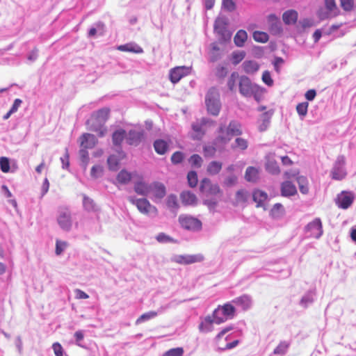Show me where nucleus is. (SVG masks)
Listing matches in <instances>:
<instances>
[{
    "instance_id": "nucleus-1",
    "label": "nucleus",
    "mask_w": 356,
    "mask_h": 356,
    "mask_svg": "<svg viewBox=\"0 0 356 356\" xmlns=\"http://www.w3.org/2000/svg\"><path fill=\"white\" fill-rule=\"evenodd\" d=\"M218 135L213 140L216 146H223L227 144L234 136L242 135V124L236 120H231L228 125L225 122H220L216 131Z\"/></svg>"
},
{
    "instance_id": "nucleus-2",
    "label": "nucleus",
    "mask_w": 356,
    "mask_h": 356,
    "mask_svg": "<svg viewBox=\"0 0 356 356\" xmlns=\"http://www.w3.org/2000/svg\"><path fill=\"white\" fill-rule=\"evenodd\" d=\"M109 113L110 110L108 108H102L94 113L86 122L89 130L95 131L99 137H103L106 131L104 125L108 118Z\"/></svg>"
},
{
    "instance_id": "nucleus-3",
    "label": "nucleus",
    "mask_w": 356,
    "mask_h": 356,
    "mask_svg": "<svg viewBox=\"0 0 356 356\" xmlns=\"http://www.w3.org/2000/svg\"><path fill=\"white\" fill-rule=\"evenodd\" d=\"M205 104L209 114L214 116L219 114L221 104L219 92L216 88H212L209 90L205 97Z\"/></svg>"
},
{
    "instance_id": "nucleus-4",
    "label": "nucleus",
    "mask_w": 356,
    "mask_h": 356,
    "mask_svg": "<svg viewBox=\"0 0 356 356\" xmlns=\"http://www.w3.org/2000/svg\"><path fill=\"white\" fill-rule=\"evenodd\" d=\"M178 221L181 228L189 232H196L202 229V222L190 215H180Z\"/></svg>"
},
{
    "instance_id": "nucleus-5",
    "label": "nucleus",
    "mask_w": 356,
    "mask_h": 356,
    "mask_svg": "<svg viewBox=\"0 0 356 356\" xmlns=\"http://www.w3.org/2000/svg\"><path fill=\"white\" fill-rule=\"evenodd\" d=\"M346 158L343 155H339L333 164L330 172L332 179L341 181L346 178L347 171L346 169Z\"/></svg>"
},
{
    "instance_id": "nucleus-6",
    "label": "nucleus",
    "mask_w": 356,
    "mask_h": 356,
    "mask_svg": "<svg viewBox=\"0 0 356 356\" xmlns=\"http://www.w3.org/2000/svg\"><path fill=\"white\" fill-rule=\"evenodd\" d=\"M127 200L132 204L135 205L138 211L143 214H148L154 213V215L157 213V209L156 207L152 205L146 198H137L136 196L130 195Z\"/></svg>"
},
{
    "instance_id": "nucleus-7",
    "label": "nucleus",
    "mask_w": 356,
    "mask_h": 356,
    "mask_svg": "<svg viewBox=\"0 0 356 356\" xmlns=\"http://www.w3.org/2000/svg\"><path fill=\"white\" fill-rule=\"evenodd\" d=\"M304 233L307 238H320L323 234L321 220L316 218L309 222L304 228Z\"/></svg>"
},
{
    "instance_id": "nucleus-8",
    "label": "nucleus",
    "mask_w": 356,
    "mask_h": 356,
    "mask_svg": "<svg viewBox=\"0 0 356 356\" xmlns=\"http://www.w3.org/2000/svg\"><path fill=\"white\" fill-rule=\"evenodd\" d=\"M57 222L61 229L69 232L72 227V213L69 209L61 208L58 211Z\"/></svg>"
},
{
    "instance_id": "nucleus-9",
    "label": "nucleus",
    "mask_w": 356,
    "mask_h": 356,
    "mask_svg": "<svg viewBox=\"0 0 356 356\" xmlns=\"http://www.w3.org/2000/svg\"><path fill=\"white\" fill-rule=\"evenodd\" d=\"M211 123H213V121L207 118L197 120L191 125L193 131L192 138L195 140H202L206 134V126Z\"/></svg>"
},
{
    "instance_id": "nucleus-10",
    "label": "nucleus",
    "mask_w": 356,
    "mask_h": 356,
    "mask_svg": "<svg viewBox=\"0 0 356 356\" xmlns=\"http://www.w3.org/2000/svg\"><path fill=\"white\" fill-rule=\"evenodd\" d=\"M355 198L356 195L353 191H343L337 195L336 204L340 209H348L351 207Z\"/></svg>"
},
{
    "instance_id": "nucleus-11",
    "label": "nucleus",
    "mask_w": 356,
    "mask_h": 356,
    "mask_svg": "<svg viewBox=\"0 0 356 356\" xmlns=\"http://www.w3.org/2000/svg\"><path fill=\"white\" fill-rule=\"evenodd\" d=\"M258 90V86L252 84L250 79L245 76H242L239 81V92L245 97H250L255 95Z\"/></svg>"
},
{
    "instance_id": "nucleus-12",
    "label": "nucleus",
    "mask_w": 356,
    "mask_h": 356,
    "mask_svg": "<svg viewBox=\"0 0 356 356\" xmlns=\"http://www.w3.org/2000/svg\"><path fill=\"white\" fill-rule=\"evenodd\" d=\"M268 31L273 35H278L283 31L282 24L275 14H270L267 17Z\"/></svg>"
},
{
    "instance_id": "nucleus-13",
    "label": "nucleus",
    "mask_w": 356,
    "mask_h": 356,
    "mask_svg": "<svg viewBox=\"0 0 356 356\" xmlns=\"http://www.w3.org/2000/svg\"><path fill=\"white\" fill-rule=\"evenodd\" d=\"M191 72V67L186 66H179L170 70L169 76L170 80L173 83H178L181 78L187 76Z\"/></svg>"
},
{
    "instance_id": "nucleus-14",
    "label": "nucleus",
    "mask_w": 356,
    "mask_h": 356,
    "mask_svg": "<svg viewBox=\"0 0 356 356\" xmlns=\"http://www.w3.org/2000/svg\"><path fill=\"white\" fill-rule=\"evenodd\" d=\"M143 138V130L130 129L128 133L126 132V141L129 145H139Z\"/></svg>"
},
{
    "instance_id": "nucleus-15",
    "label": "nucleus",
    "mask_w": 356,
    "mask_h": 356,
    "mask_svg": "<svg viewBox=\"0 0 356 356\" xmlns=\"http://www.w3.org/2000/svg\"><path fill=\"white\" fill-rule=\"evenodd\" d=\"M175 305V300H172L169 302L165 306L161 307L157 312L150 311L146 313L143 314L136 321V325H139L142 323L147 321L152 318L156 317L159 314L162 313L164 310L168 308H170Z\"/></svg>"
},
{
    "instance_id": "nucleus-16",
    "label": "nucleus",
    "mask_w": 356,
    "mask_h": 356,
    "mask_svg": "<svg viewBox=\"0 0 356 356\" xmlns=\"http://www.w3.org/2000/svg\"><path fill=\"white\" fill-rule=\"evenodd\" d=\"M232 302L236 306L240 307L243 311L249 310L252 305V299L250 295L243 294L236 297L232 300Z\"/></svg>"
},
{
    "instance_id": "nucleus-17",
    "label": "nucleus",
    "mask_w": 356,
    "mask_h": 356,
    "mask_svg": "<svg viewBox=\"0 0 356 356\" xmlns=\"http://www.w3.org/2000/svg\"><path fill=\"white\" fill-rule=\"evenodd\" d=\"M213 323L215 321L211 316L208 315L201 320L198 325V330L202 333H208L213 330Z\"/></svg>"
},
{
    "instance_id": "nucleus-18",
    "label": "nucleus",
    "mask_w": 356,
    "mask_h": 356,
    "mask_svg": "<svg viewBox=\"0 0 356 356\" xmlns=\"http://www.w3.org/2000/svg\"><path fill=\"white\" fill-rule=\"evenodd\" d=\"M316 298V290L309 289L302 296L299 301V305L306 309L310 306L315 300Z\"/></svg>"
},
{
    "instance_id": "nucleus-19",
    "label": "nucleus",
    "mask_w": 356,
    "mask_h": 356,
    "mask_svg": "<svg viewBox=\"0 0 356 356\" xmlns=\"http://www.w3.org/2000/svg\"><path fill=\"white\" fill-rule=\"evenodd\" d=\"M81 146L86 149H92L97 143L96 136L93 134L86 133L83 134L81 138Z\"/></svg>"
},
{
    "instance_id": "nucleus-20",
    "label": "nucleus",
    "mask_w": 356,
    "mask_h": 356,
    "mask_svg": "<svg viewBox=\"0 0 356 356\" xmlns=\"http://www.w3.org/2000/svg\"><path fill=\"white\" fill-rule=\"evenodd\" d=\"M297 193L296 186L290 181H285L281 184V195L284 197H290Z\"/></svg>"
},
{
    "instance_id": "nucleus-21",
    "label": "nucleus",
    "mask_w": 356,
    "mask_h": 356,
    "mask_svg": "<svg viewBox=\"0 0 356 356\" xmlns=\"http://www.w3.org/2000/svg\"><path fill=\"white\" fill-rule=\"evenodd\" d=\"M117 49L121 51H127L135 54L143 53V48L134 42H129L124 44L119 45L117 47Z\"/></svg>"
},
{
    "instance_id": "nucleus-22",
    "label": "nucleus",
    "mask_w": 356,
    "mask_h": 356,
    "mask_svg": "<svg viewBox=\"0 0 356 356\" xmlns=\"http://www.w3.org/2000/svg\"><path fill=\"white\" fill-rule=\"evenodd\" d=\"M155 152L159 155H164L169 149V144L163 139H156L153 143Z\"/></svg>"
},
{
    "instance_id": "nucleus-23",
    "label": "nucleus",
    "mask_w": 356,
    "mask_h": 356,
    "mask_svg": "<svg viewBox=\"0 0 356 356\" xmlns=\"http://www.w3.org/2000/svg\"><path fill=\"white\" fill-rule=\"evenodd\" d=\"M150 191L154 193L156 198L161 199L165 197L166 194V188L163 184L155 181L151 184Z\"/></svg>"
},
{
    "instance_id": "nucleus-24",
    "label": "nucleus",
    "mask_w": 356,
    "mask_h": 356,
    "mask_svg": "<svg viewBox=\"0 0 356 356\" xmlns=\"http://www.w3.org/2000/svg\"><path fill=\"white\" fill-rule=\"evenodd\" d=\"M267 198V193L263 191L256 189L252 193V199L253 201L257 203V207H264V202Z\"/></svg>"
},
{
    "instance_id": "nucleus-25",
    "label": "nucleus",
    "mask_w": 356,
    "mask_h": 356,
    "mask_svg": "<svg viewBox=\"0 0 356 356\" xmlns=\"http://www.w3.org/2000/svg\"><path fill=\"white\" fill-rule=\"evenodd\" d=\"M151 184L149 185L143 181H136L134 184V191L140 195L146 196L150 192Z\"/></svg>"
},
{
    "instance_id": "nucleus-26",
    "label": "nucleus",
    "mask_w": 356,
    "mask_h": 356,
    "mask_svg": "<svg viewBox=\"0 0 356 356\" xmlns=\"http://www.w3.org/2000/svg\"><path fill=\"white\" fill-rule=\"evenodd\" d=\"M222 313L228 318L232 319L236 315V308L232 302H227L223 305H218Z\"/></svg>"
},
{
    "instance_id": "nucleus-27",
    "label": "nucleus",
    "mask_w": 356,
    "mask_h": 356,
    "mask_svg": "<svg viewBox=\"0 0 356 356\" xmlns=\"http://www.w3.org/2000/svg\"><path fill=\"white\" fill-rule=\"evenodd\" d=\"M271 115L272 114H270L269 112H265L260 115V118L259 119V131L263 132L268 129L270 123Z\"/></svg>"
},
{
    "instance_id": "nucleus-28",
    "label": "nucleus",
    "mask_w": 356,
    "mask_h": 356,
    "mask_svg": "<svg viewBox=\"0 0 356 356\" xmlns=\"http://www.w3.org/2000/svg\"><path fill=\"white\" fill-rule=\"evenodd\" d=\"M180 198L184 205H193L197 202L195 195L190 191H183L180 194Z\"/></svg>"
},
{
    "instance_id": "nucleus-29",
    "label": "nucleus",
    "mask_w": 356,
    "mask_h": 356,
    "mask_svg": "<svg viewBox=\"0 0 356 356\" xmlns=\"http://www.w3.org/2000/svg\"><path fill=\"white\" fill-rule=\"evenodd\" d=\"M124 139H126V131L124 129H119L113 133L112 140L115 146L120 147Z\"/></svg>"
},
{
    "instance_id": "nucleus-30",
    "label": "nucleus",
    "mask_w": 356,
    "mask_h": 356,
    "mask_svg": "<svg viewBox=\"0 0 356 356\" xmlns=\"http://www.w3.org/2000/svg\"><path fill=\"white\" fill-rule=\"evenodd\" d=\"M298 16V13L296 10H289L283 13L282 19L286 24L290 25L297 22Z\"/></svg>"
},
{
    "instance_id": "nucleus-31",
    "label": "nucleus",
    "mask_w": 356,
    "mask_h": 356,
    "mask_svg": "<svg viewBox=\"0 0 356 356\" xmlns=\"http://www.w3.org/2000/svg\"><path fill=\"white\" fill-rule=\"evenodd\" d=\"M243 69L247 74H254L259 69V64L255 60H245L243 63Z\"/></svg>"
},
{
    "instance_id": "nucleus-32",
    "label": "nucleus",
    "mask_w": 356,
    "mask_h": 356,
    "mask_svg": "<svg viewBox=\"0 0 356 356\" xmlns=\"http://www.w3.org/2000/svg\"><path fill=\"white\" fill-rule=\"evenodd\" d=\"M248 38V34L244 30H239L234 38L235 44L238 47H242Z\"/></svg>"
},
{
    "instance_id": "nucleus-33",
    "label": "nucleus",
    "mask_w": 356,
    "mask_h": 356,
    "mask_svg": "<svg viewBox=\"0 0 356 356\" xmlns=\"http://www.w3.org/2000/svg\"><path fill=\"white\" fill-rule=\"evenodd\" d=\"M83 207L88 212L97 210V205L94 200L85 194H83Z\"/></svg>"
},
{
    "instance_id": "nucleus-34",
    "label": "nucleus",
    "mask_w": 356,
    "mask_h": 356,
    "mask_svg": "<svg viewBox=\"0 0 356 356\" xmlns=\"http://www.w3.org/2000/svg\"><path fill=\"white\" fill-rule=\"evenodd\" d=\"M166 205L172 212H177L179 209L177 197L174 194L169 195L166 198Z\"/></svg>"
},
{
    "instance_id": "nucleus-35",
    "label": "nucleus",
    "mask_w": 356,
    "mask_h": 356,
    "mask_svg": "<svg viewBox=\"0 0 356 356\" xmlns=\"http://www.w3.org/2000/svg\"><path fill=\"white\" fill-rule=\"evenodd\" d=\"M259 171L254 167H248L245 170V179L248 181L254 182L258 179Z\"/></svg>"
},
{
    "instance_id": "nucleus-36",
    "label": "nucleus",
    "mask_w": 356,
    "mask_h": 356,
    "mask_svg": "<svg viewBox=\"0 0 356 356\" xmlns=\"http://www.w3.org/2000/svg\"><path fill=\"white\" fill-rule=\"evenodd\" d=\"M211 316L217 325H220L228 320L218 306L213 310Z\"/></svg>"
},
{
    "instance_id": "nucleus-37",
    "label": "nucleus",
    "mask_w": 356,
    "mask_h": 356,
    "mask_svg": "<svg viewBox=\"0 0 356 356\" xmlns=\"http://www.w3.org/2000/svg\"><path fill=\"white\" fill-rule=\"evenodd\" d=\"M222 163L213 161L209 163L207 171L210 175H216L220 172L222 169Z\"/></svg>"
},
{
    "instance_id": "nucleus-38",
    "label": "nucleus",
    "mask_w": 356,
    "mask_h": 356,
    "mask_svg": "<svg viewBox=\"0 0 356 356\" xmlns=\"http://www.w3.org/2000/svg\"><path fill=\"white\" fill-rule=\"evenodd\" d=\"M291 343L288 341H282L278 346L274 349L273 354L284 355L287 352L290 347Z\"/></svg>"
},
{
    "instance_id": "nucleus-39",
    "label": "nucleus",
    "mask_w": 356,
    "mask_h": 356,
    "mask_svg": "<svg viewBox=\"0 0 356 356\" xmlns=\"http://www.w3.org/2000/svg\"><path fill=\"white\" fill-rule=\"evenodd\" d=\"M132 178L131 174L126 170H122L117 175L118 182L122 184H128Z\"/></svg>"
},
{
    "instance_id": "nucleus-40",
    "label": "nucleus",
    "mask_w": 356,
    "mask_h": 356,
    "mask_svg": "<svg viewBox=\"0 0 356 356\" xmlns=\"http://www.w3.org/2000/svg\"><path fill=\"white\" fill-rule=\"evenodd\" d=\"M266 170L272 175H278L280 172L277 163L273 160H268L266 162Z\"/></svg>"
},
{
    "instance_id": "nucleus-41",
    "label": "nucleus",
    "mask_w": 356,
    "mask_h": 356,
    "mask_svg": "<svg viewBox=\"0 0 356 356\" xmlns=\"http://www.w3.org/2000/svg\"><path fill=\"white\" fill-rule=\"evenodd\" d=\"M104 24L102 22H98L95 24L94 26L91 27L88 33L89 38L94 37L97 33L102 34L104 31Z\"/></svg>"
},
{
    "instance_id": "nucleus-42",
    "label": "nucleus",
    "mask_w": 356,
    "mask_h": 356,
    "mask_svg": "<svg viewBox=\"0 0 356 356\" xmlns=\"http://www.w3.org/2000/svg\"><path fill=\"white\" fill-rule=\"evenodd\" d=\"M185 264H191L196 262H201L204 260V257L201 254H186L184 255Z\"/></svg>"
},
{
    "instance_id": "nucleus-43",
    "label": "nucleus",
    "mask_w": 356,
    "mask_h": 356,
    "mask_svg": "<svg viewBox=\"0 0 356 356\" xmlns=\"http://www.w3.org/2000/svg\"><path fill=\"white\" fill-rule=\"evenodd\" d=\"M253 39L258 42L265 43L268 39L269 36L268 33L264 31H255L252 34Z\"/></svg>"
},
{
    "instance_id": "nucleus-44",
    "label": "nucleus",
    "mask_w": 356,
    "mask_h": 356,
    "mask_svg": "<svg viewBox=\"0 0 356 356\" xmlns=\"http://www.w3.org/2000/svg\"><path fill=\"white\" fill-rule=\"evenodd\" d=\"M309 104L307 102L299 103L296 106V111L301 119H303L307 114Z\"/></svg>"
},
{
    "instance_id": "nucleus-45",
    "label": "nucleus",
    "mask_w": 356,
    "mask_h": 356,
    "mask_svg": "<svg viewBox=\"0 0 356 356\" xmlns=\"http://www.w3.org/2000/svg\"><path fill=\"white\" fill-rule=\"evenodd\" d=\"M221 54L220 52V49L217 47V45H213L212 47V50L209 53V60L211 63H215L221 58Z\"/></svg>"
},
{
    "instance_id": "nucleus-46",
    "label": "nucleus",
    "mask_w": 356,
    "mask_h": 356,
    "mask_svg": "<svg viewBox=\"0 0 356 356\" xmlns=\"http://www.w3.org/2000/svg\"><path fill=\"white\" fill-rule=\"evenodd\" d=\"M156 241L160 243H175V240L163 232H160L156 236Z\"/></svg>"
},
{
    "instance_id": "nucleus-47",
    "label": "nucleus",
    "mask_w": 356,
    "mask_h": 356,
    "mask_svg": "<svg viewBox=\"0 0 356 356\" xmlns=\"http://www.w3.org/2000/svg\"><path fill=\"white\" fill-rule=\"evenodd\" d=\"M248 143L247 140L242 138H236L235 139V143L232 145V148H238L241 150H245L248 148Z\"/></svg>"
},
{
    "instance_id": "nucleus-48",
    "label": "nucleus",
    "mask_w": 356,
    "mask_h": 356,
    "mask_svg": "<svg viewBox=\"0 0 356 356\" xmlns=\"http://www.w3.org/2000/svg\"><path fill=\"white\" fill-rule=\"evenodd\" d=\"M79 156L82 163V165L84 168H86L88 163H89V154L87 149L82 147L79 150Z\"/></svg>"
},
{
    "instance_id": "nucleus-49",
    "label": "nucleus",
    "mask_w": 356,
    "mask_h": 356,
    "mask_svg": "<svg viewBox=\"0 0 356 356\" xmlns=\"http://www.w3.org/2000/svg\"><path fill=\"white\" fill-rule=\"evenodd\" d=\"M188 183L190 187L194 188L197 184V174L195 171H190L187 175Z\"/></svg>"
},
{
    "instance_id": "nucleus-50",
    "label": "nucleus",
    "mask_w": 356,
    "mask_h": 356,
    "mask_svg": "<svg viewBox=\"0 0 356 356\" xmlns=\"http://www.w3.org/2000/svg\"><path fill=\"white\" fill-rule=\"evenodd\" d=\"M222 8L227 12H233L236 10V6L233 0H222Z\"/></svg>"
},
{
    "instance_id": "nucleus-51",
    "label": "nucleus",
    "mask_w": 356,
    "mask_h": 356,
    "mask_svg": "<svg viewBox=\"0 0 356 356\" xmlns=\"http://www.w3.org/2000/svg\"><path fill=\"white\" fill-rule=\"evenodd\" d=\"M202 159L198 154H193L189 159V163L191 164L192 167L199 168L201 167L202 163Z\"/></svg>"
},
{
    "instance_id": "nucleus-52",
    "label": "nucleus",
    "mask_w": 356,
    "mask_h": 356,
    "mask_svg": "<svg viewBox=\"0 0 356 356\" xmlns=\"http://www.w3.org/2000/svg\"><path fill=\"white\" fill-rule=\"evenodd\" d=\"M248 197V192L244 189L238 190L236 193V200L238 202H247Z\"/></svg>"
},
{
    "instance_id": "nucleus-53",
    "label": "nucleus",
    "mask_w": 356,
    "mask_h": 356,
    "mask_svg": "<svg viewBox=\"0 0 356 356\" xmlns=\"http://www.w3.org/2000/svg\"><path fill=\"white\" fill-rule=\"evenodd\" d=\"M10 160L7 157L2 156L0 158V170L4 172L7 173L10 171Z\"/></svg>"
},
{
    "instance_id": "nucleus-54",
    "label": "nucleus",
    "mask_w": 356,
    "mask_h": 356,
    "mask_svg": "<svg viewBox=\"0 0 356 356\" xmlns=\"http://www.w3.org/2000/svg\"><path fill=\"white\" fill-rule=\"evenodd\" d=\"M184 354V349L181 347L174 348L165 352L163 356H182Z\"/></svg>"
},
{
    "instance_id": "nucleus-55",
    "label": "nucleus",
    "mask_w": 356,
    "mask_h": 356,
    "mask_svg": "<svg viewBox=\"0 0 356 356\" xmlns=\"http://www.w3.org/2000/svg\"><path fill=\"white\" fill-rule=\"evenodd\" d=\"M184 159V154L182 152L177 151L171 156V162L177 165L181 163Z\"/></svg>"
},
{
    "instance_id": "nucleus-56",
    "label": "nucleus",
    "mask_w": 356,
    "mask_h": 356,
    "mask_svg": "<svg viewBox=\"0 0 356 356\" xmlns=\"http://www.w3.org/2000/svg\"><path fill=\"white\" fill-rule=\"evenodd\" d=\"M108 165L111 170H116L119 164L118 159L115 155H111L107 159Z\"/></svg>"
},
{
    "instance_id": "nucleus-57",
    "label": "nucleus",
    "mask_w": 356,
    "mask_h": 356,
    "mask_svg": "<svg viewBox=\"0 0 356 356\" xmlns=\"http://www.w3.org/2000/svg\"><path fill=\"white\" fill-rule=\"evenodd\" d=\"M245 54L244 51H234L232 53V63L234 65L238 64L244 58Z\"/></svg>"
},
{
    "instance_id": "nucleus-58",
    "label": "nucleus",
    "mask_w": 356,
    "mask_h": 356,
    "mask_svg": "<svg viewBox=\"0 0 356 356\" xmlns=\"http://www.w3.org/2000/svg\"><path fill=\"white\" fill-rule=\"evenodd\" d=\"M211 184L212 183L209 179L204 178L200 182V191L203 193H206L211 187Z\"/></svg>"
},
{
    "instance_id": "nucleus-59",
    "label": "nucleus",
    "mask_w": 356,
    "mask_h": 356,
    "mask_svg": "<svg viewBox=\"0 0 356 356\" xmlns=\"http://www.w3.org/2000/svg\"><path fill=\"white\" fill-rule=\"evenodd\" d=\"M261 79L263 82L268 86H272L273 85V80L271 77L269 71L266 70L263 72Z\"/></svg>"
},
{
    "instance_id": "nucleus-60",
    "label": "nucleus",
    "mask_w": 356,
    "mask_h": 356,
    "mask_svg": "<svg viewBox=\"0 0 356 356\" xmlns=\"http://www.w3.org/2000/svg\"><path fill=\"white\" fill-rule=\"evenodd\" d=\"M227 69L222 65H218L216 67V76L219 79L225 78L227 74Z\"/></svg>"
},
{
    "instance_id": "nucleus-61",
    "label": "nucleus",
    "mask_w": 356,
    "mask_h": 356,
    "mask_svg": "<svg viewBox=\"0 0 356 356\" xmlns=\"http://www.w3.org/2000/svg\"><path fill=\"white\" fill-rule=\"evenodd\" d=\"M67 245V243L65 241H61L59 240L56 241V254L57 255L61 254V253L65 250Z\"/></svg>"
},
{
    "instance_id": "nucleus-62",
    "label": "nucleus",
    "mask_w": 356,
    "mask_h": 356,
    "mask_svg": "<svg viewBox=\"0 0 356 356\" xmlns=\"http://www.w3.org/2000/svg\"><path fill=\"white\" fill-rule=\"evenodd\" d=\"M74 337L75 338V343L80 347H83V346L81 343V341L84 338V331L80 330L75 332Z\"/></svg>"
},
{
    "instance_id": "nucleus-63",
    "label": "nucleus",
    "mask_w": 356,
    "mask_h": 356,
    "mask_svg": "<svg viewBox=\"0 0 356 356\" xmlns=\"http://www.w3.org/2000/svg\"><path fill=\"white\" fill-rule=\"evenodd\" d=\"M342 8L346 11H350L353 8V0H340Z\"/></svg>"
},
{
    "instance_id": "nucleus-64",
    "label": "nucleus",
    "mask_w": 356,
    "mask_h": 356,
    "mask_svg": "<svg viewBox=\"0 0 356 356\" xmlns=\"http://www.w3.org/2000/svg\"><path fill=\"white\" fill-rule=\"evenodd\" d=\"M52 348L56 356H63V348L59 343H54Z\"/></svg>"
}]
</instances>
